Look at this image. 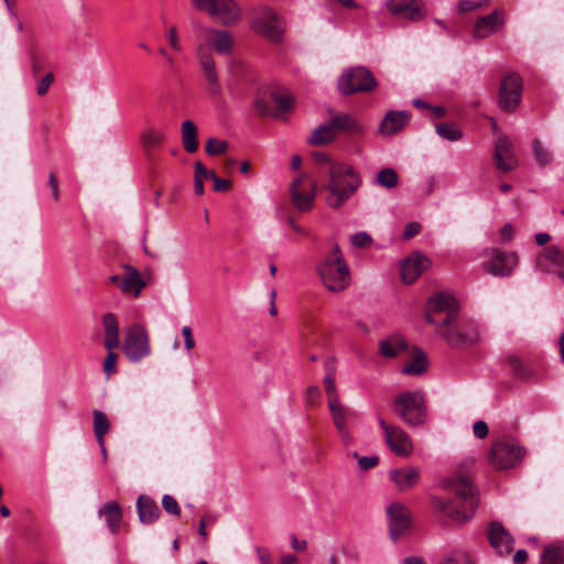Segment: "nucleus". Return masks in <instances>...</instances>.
<instances>
[{
	"label": "nucleus",
	"mask_w": 564,
	"mask_h": 564,
	"mask_svg": "<svg viewBox=\"0 0 564 564\" xmlns=\"http://www.w3.org/2000/svg\"><path fill=\"white\" fill-rule=\"evenodd\" d=\"M182 335L184 337V346H185V349L187 351H191L192 349L195 348V339H194V336H193V332H192V328L189 326H183L182 327Z\"/></svg>",
	"instance_id": "51"
},
{
	"label": "nucleus",
	"mask_w": 564,
	"mask_h": 564,
	"mask_svg": "<svg viewBox=\"0 0 564 564\" xmlns=\"http://www.w3.org/2000/svg\"><path fill=\"white\" fill-rule=\"evenodd\" d=\"M48 185L52 191V196L55 202L59 199V188H58V180L54 173L48 175Z\"/></svg>",
	"instance_id": "56"
},
{
	"label": "nucleus",
	"mask_w": 564,
	"mask_h": 564,
	"mask_svg": "<svg viewBox=\"0 0 564 564\" xmlns=\"http://www.w3.org/2000/svg\"><path fill=\"white\" fill-rule=\"evenodd\" d=\"M406 349V341L399 334L388 337L387 339L382 340L379 345L380 354L387 358L397 357L400 352L405 351Z\"/></svg>",
	"instance_id": "33"
},
{
	"label": "nucleus",
	"mask_w": 564,
	"mask_h": 564,
	"mask_svg": "<svg viewBox=\"0 0 564 564\" xmlns=\"http://www.w3.org/2000/svg\"><path fill=\"white\" fill-rule=\"evenodd\" d=\"M528 560V552L523 549L518 550L516 554L513 555V563L514 564H524Z\"/></svg>",
	"instance_id": "63"
},
{
	"label": "nucleus",
	"mask_w": 564,
	"mask_h": 564,
	"mask_svg": "<svg viewBox=\"0 0 564 564\" xmlns=\"http://www.w3.org/2000/svg\"><path fill=\"white\" fill-rule=\"evenodd\" d=\"M123 270L122 283H120L121 292L139 296L141 291L145 288V282L142 280L138 269L134 267L126 264Z\"/></svg>",
	"instance_id": "29"
},
{
	"label": "nucleus",
	"mask_w": 564,
	"mask_h": 564,
	"mask_svg": "<svg viewBox=\"0 0 564 564\" xmlns=\"http://www.w3.org/2000/svg\"><path fill=\"white\" fill-rule=\"evenodd\" d=\"M393 412L406 424L417 426L426 420L425 399L421 391H406L394 397Z\"/></svg>",
	"instance_id": "5"
},
{
	"label": "nucleus",
	"mask_w": 564,
	"mask_h": 564,
	"mask_svg": "<svg viewBox=\"0 0 564 564\" xmlns=\"http://www.w3.org/2000/svg\"><path fill=\"white\" fill-rule=\"evenodd\" d=\"M105 328V347L107 350H115L119 347V323L115 314L107 313L102 316Z\"/></svg>",
	"instance_id": "32"
},
{
	"label": "nucleus",
	"mask_w": 564,
	"mask_h": 564,
	"mask_svg": "<svg viewBox=\"0 0 564 564\" xmlns=\"http://www.w3.org/2000/svg\"><path fill=\"white\" fill-rule=\"evenodd\" d=\"M94 416V433L97 438V442L102 451L104 456L106 457V448H105V435L108 433L110 429V421L107 415L99 411H93Z\"/></svg>",
	"instance_id": "35"
},
{
	"label": "nucleus",
	"mask_w": 564,
	"mask_h": 564,
	"mask_svg": "<svg viewBox=\"0 0 564 564\" xmlns=\"http://www.w3.org/2000/svg\"><path fill=\"white\" fill-rule=\"evenodd\" d=\"M44 63L45 61L42 56L36 54L32 55L31 69L35 78H37L40 72L44 68Z\"/></svg>",
	"instance_id": "52"
},
{
	"label": "nucleus",
	"mask_w": 564,
	"mask_h": 564,
	"mask_svg": "<svg viewBox=\"0 0 564 564\" xmlns=\"http://www.w3.org/2000/svg\"><path fill=\"white\" fill-rule=\"evenodd\" d=\"M505 23V13L500 9L494 10L490 14L480 17L475 22L474 37L485 39L498 31Z\"/></svg>",
	"instance_id": "24"
},
{
	"label": "nucleus",
	"mask_w": 564,
	"mask_h": 564,
	"mask_svg": "<svg viewBox=\"0 0 564 564\" xmlns=\"http://www.w3.org/2000/svg\"><path fill=\"white\" fill-rule=\"evenodd\" d=\"M390 479L400 491H408L417 485L420 470L412 466L393 469L390 471Z\"/></svg>",
	"instance_id": "27"
},
{
	"label": "nucleus",
	"mask_w": 564,
	"mask_h": 564,
	"mask_svg": "<svg viewBox=\"0 0 564 564\" xmlns=\"http://www.w3.org/2000/svg\"><path fill=\"white\" fill-rule=\"evenodd\" d=\"M324 383H325V391L327 394V404L329 405V404L339 402L340 399H339V395H338V392L336 389L333 369L327 368V373L324 378Z\"/></svg>",
	"instance_id": "39"
},
{
	"label": "nucleus",
	"mask_w": 564,
	"mask_h": 564,
	"mask_svg": "<svg viewBox=\"0 0 564 564\" xmlns=\"http://www.w3.org/2000/svg\"><path fill=\"white\" fill-rule=\"evenodd\" d=\"M122 350L126 357L133 362L150 355L149 334L143 325L133 324L126 328Z\"/></svg>",
	"instance_id": "12"
},
{
	"label": "nucleus",
	"mask_w": 564,
	"mask_h": 564,
	"mask_svg": "<svg viewBox=\"0 0 564 564\" xmlns=\"http://www.w3.org/2000/svg\"><path fill=\"white\" fill-rule=\"evenodd\" d=\"M362 131V126L354 116L340 113L332 117L328 122L318 126L308 141H332L340 135L361 137Z\"/></svg>",
	"instance_id": "6"
},
{
	"label": "nucleus",
	"mask_w": 564,
	"mask_h": 564,
	"mask_svg": "<svg viewBox=\"0 0 564 564\" xmlns=\"http://www.w3.org/2000/svg\"><path fill=\"white\" fill-rule=\"evenodd\" d=\"M227 151V143H206V152L209 155H219Z\"/></svg>",
	"instance_id": "54"
},
{
	"label": "nucleus",
	"mask_w": 564,
	"mask_h": 564,
	"mask_svg": "<svg viewBox=\"0 0 564 564\" xmlns=\"http://www.w3.org/2000/svg\"><path fill=\"white\" fill-rule=\"evenodd\" d=\"M294 98L288 93H280L276 89H264L259 93L254 107L259 115L275 119H284L293 109Z\"/></svg>",
	"instance_id": "9"
},
{
	"label": "nucleus",
	"mask_w": 564,
	"mask_h": 564,
	"mask_svg": "<svg viewBox=\"0 0 564 564\" xmlns=\"http://www.w3.org/2000/svg\"><path fill=\"white\" fill-rule=\"evenodd\" d=\"M411 113L408 111L390 110L383 117L379 131L383 137H391L402 131L409 123Z\"/></svg>",
	"instance_id": "26"
},
{
	"label": "nucleus",
	"mask_w": 564,
	"mask_h": 564,
	"mask_svg": "<svg viewBox=\"0 0 564 564\" xmlns=\"http://www.w3.org/2000/svg\"><path fill=\"white\" fill-rule=\"evenodd\" d=\"M440 564H470V558L465 552L454 551L444 557Z\"/></svg>",
	"instance_id": "41"
},
{
	"label": "nucleus",
	"mask_w": 564,
	"mask_h": 564,
	"mask_svg": "<svg viewBox=\"0 0 564 564\" xmlns=\"http://www.w3.org/2000/svg\"><path fill=\"white\" fill-rule=\"evenodd\" d=\"M541 564H564V543H552L544 546Z\"/></svg>",
	"instance_id": "36"
},
{
	"label": "nucleus",
	"mask_w": 564,
	"mask_h": 564,
	"mask_svg": "<svg viewBox=\"0 0 564 564\" xmlns=\"http://www.w3.org/2000/svg\"><path fill=\"white\" fill-rule=\"evenodd\" d=\"M451 489L454 491L457 498L463 502L460 509L453 508V503L448 500H442L438 498L433 499V506L452 517L456 521H467L473 516L478 506V499L476 497V488L471 478L468 475H456L449 482Z\"/></svg>",
	"instance_id": "3"
},
{
	"label": "nucleus",
	"mask_w": 564,
	"mask_h": 564,
	"mask_svg": "<svg viewBox=\"0 0 564 564\" xmlns=\"http://www.w3.org/2000/svg\"><path fill=\"white\" fill-rule=\"evenodd\" d=\"M182 141H196L197 128L192 120L182 123Z\"/></svg>",
	"instance_id": "44"
},
{
	"label": "nucleus",
	"mask_w": 564,
	"mask_h": 564,
	"mask_svg": "<svg viewBox=\"0 0 564 564\" xmlns=\"http://www.w3.org/2000/svg\"><path fill=\"white\" fill-rule=\"evenodd\" d=\"M191 3L225 26H234L242 20V9L237 0H191Z\"/></svg>",
	"instance_id": "7"
},
{
	"label": "nucleus",
	"mask_w": 564,
	"mask_h": 564,
	"mask_svg": "<svg viewBox=\"0 0 564 564\" xmlns=\"http://www.w3.org/2000/svg\"><path fill=\"white\" fill-rule=\"evenodd\" d=\"M166 39L169 41L170 46L175 52H181L182 51V45H181V41H180L178 35H177V30H176V28L174 25L169 28V30L166 31Z\"/></svg>",
	"instance_id": "47"
},
{
	"label": "nucleus",
	"mask_w": 564,
	"mask_h": 564,
	"mask_svg": "<svg viewBox=\"0 0 564 564\" xmlns=\"http://www.w3.org/2000/svg\"><path fill=\"white\" fill-rule=\"evenodd\" d=\"M388 8L393 15L412 21L422 20L426 14L421 0H389Z\"/></svg>",
	"instance_id": "23"
},
{
	"label": "nucleus",
	"mask_w": 564,
	"mask_h": 564,
	"mask_svg": "<svg viewBox=\"0 0 564 564\" xmlns=\"http://www.w3.org/2000/svg\"><path fill=\"white\" fill-rule=\"evenodd\" d=\"M195 175H198L204 182L208 178L213 181L217 176L214 171L207 170L200 161L195 163Z\"/></svg>",
	"instance_id": "50"
},
{
	"label": "nucleus",
	"mask_w": 564,
	"mask_h": 564,
	"mask_svg": "<svg viewBox=\"0 0 564 564\" xmlns=\"http://www.w3.org/2000/svg\"><path fill=\"white\" fill-rule=\"evenodd\" d=\"M379 458L376 455L358 457V467L360 470H368L378 465Z\"/></svg>",
	"instance_id": "49"
},
{
	"label": "nucleus",
	"mask_w": 564,
	"mask_h": 564,
	"mask_svg": "<svg viewBox=\"0 0 564 564\" xmlns=\"http://www.w3.org/2000/svg\"><path fill=\"white\" fill-rule=\"evenodd\" d=\"M485 256L488 260L482 263L484 270L497 276L509 275L518 263V257L514 252L502 251L497 248L487 249Z\"/></svg>",
	"instance_id": "17"
},
{
	"label": "nucleus",
	"mask_w": 564,
	"mask_h": 564,
	"mask_svg": "<svg viewBox=\"0 0 564 564\" xmlns=\"http://www.w3.org/2000/svg\"><path fill=\"white\" fill-rule=\"evenodd\" d=\"M162 507L165 512L178 517L181 514V508L176 499L171 495H164L162 498Z\"/></svg>",
	"instance_id": "42"
},
{
	"label": "nucleus",
	"mask_w": 564,
	"mask_h": 564,
	"mask_svg": "<svg viewBox=\"0 0 564 564\" xmlns=\"http://www.w3.org/2000/svg\"><path fill=\"white\" fill-rule=\"evenodd\" d=\"M443 328L441 335L452 347L470 346L479 340V332L470 322H452Z\"/></svg>",
	"instance_id": "16"
},
{
	"label": "nucleus",
	"mask_w": 564,
	"mask_h": 564,
	"mask_svg": "<svg viewBox=\"0 0 564 564\" xmlns=\"http://www.w3.org/2000/svg\"><path fill=\"white\" fill-rule=\"evenodd\" d=\"M291 542H292V547L295 550V551H304L307 546V542L305 540H297V538L295 536V534H292L291 535Z\"/></svg>",
	"instance_id": "62"
},
{
	"label": "nucleus",
	"mask_w": 564,
	"mask_h": 564,
	"mask_svg": "<svg viewBox=\"0 0 564 564\" xmlns=\"http://www.w3.org/2000/svg\"><path fill=\"white\" fill-rule=\"evenodd\" d=\"M351 242L358 248H366L371 245L372 239L367 232H358L351 237Z\"/></svg>",
	"instance_id": "48"
},
{
	"label": "nucleus",
	"mask_w": 564,
	"mask_h": 564,
	"mask_svg": "<svg viewBox=\"0 0 564 564\" xmlns=\"http://www.w3.org/2000/svg\"><path fill=\"white\" fill-rule=\"evenodd\" d=\"M312 158L319 164V173L327 176V181L322 185L327 192V205L334 209L340 208L360 186L359 174L351 165L334 162L324 152L314 151Z\"/></svg>",
	"instance_id": "2"
},
{
	"label": "nucleus",
	"mask_w": 564,
	"mask_h": 564,
	"mask_svg": "<svg viewBox=\"0 0 564 564\" xmlns=\"http://www.w3.org/2000/svg\"><path fill=\"white\" fill-rule=\"evenodd\" d=\"M457 315L458 306L453 296L437 293L430 297L426 307V319L429 323L441 329L454 322Z\"/></svg>",
	"instance_id": "11"
},
{
	"label": "nucleus",
	"mask_w": 564,
	"mask_h": 564,
	"mask_svg": "<svg viewBox=\"0 0 564 564\" xmlns=\"http://www.w3.org/2000/svg\"><path fill=\"white\" fill-rule=\"evenodd\" d=\"M380 427L389 448L399 456H408L412 452V441L399 426L388 424L381 416L378 417Z\"/></svg>",
	"instance_id": "18"
},
{
	"label": "nucleus",
	"mask_w": 564,
	"mask_h": 564,
	"mask_svg": "<svg viewBox=\"0 0 564 564\" xmlns=\"http://www.w3.org/2000/svg\"><path fill=\"white\" fill-rule=\"evenodd\" d=\"M257 554L261 564H272L271 555L264 547H258Z\"/></svg>",
	"instance_id": "60"
},
{
	"label": "nucleus",
	"mask_w": 564,
	"mask_h": 564,
	"mask_svg": "<svg viewBox=\"0 0 564 564\" xmlns=\"http://www.w3.org/2000/svg\"><path fill=\"white\" fill-rule=\"evenodd\" d=\"M525 455V449L513 438H500L492 443L489 462L495 469L516 467Z\"/></svg>",
	"instance_id": "10"
},
{
	"label": "nucleus",
	"mask_w": 564,
	"mask_h": 564,
	"mask_svg": "<svg viewBox=\"0 0 564 564\" xmlns=\"http://www.w3.org/2000/svg\"><path fill=\"white\" fill-rule=\"evenodd\" d=\"M99 517L104 518L109 531L117 534L120 530L123 513L120 505L117 501H108L104 503L98 510Z\"/></svg>",
	"instance_id": "30"
},
{
	"label": "nucleus",
	"mask_w": 564,
	"mask_h": 564,
	"mask_svg": "<svg viewBox=\"0 0 564 564\" xmlns=\"http://www.w3.org/2000/svg\"><path fill=\"white\" fill-rule=\"evenodd\" d=\"M421 231V225L416 221L409 223L403 231V238L410 239Z\"/></svg>",
	"instance_id": "55"
},
{
	"label": "nucleus",
	"mask_w": 564,
	"mask_h": 564,
	"mask_svg": "<svg viewBox=\"0 0 564 564\" xmlns=\"http://www.w3.org/2000/svg\"><path fill=\"white\" fill-rule=\"evenodd\" d=\"M513 238V227L510 224H506L500 229V239L505 242L510 241Z\"/></svg>",
	"instance_id": "59"
},
{
	"label": "nucleus",
	"mask_w": 564,
	"mask_h": 564,
	"mask_svg": "<svg viewBox=\"0 0 564 564\" xmlns=\"http://www.w3.org/2000/svg\"><path fill=\"white\" fill-rule=\"evenodd\" d=\"M195 34L197 40L196 58L206 83V91L213 97H219L221 85L212 51L219 55H232L235 36L229 30L202 24L195 25Z\"/></svg>",
	"instance_id": "1"
},
{
	"label": "nucleus",
	"mask_w": 564,
	"mask_h": 564,
	"mask_svg": "<svg viewBox=\"0 0 564 564\" xmlns=\"http://www.w3.org/2000/svg\"><path fill=\"white\" fill-rule=\"evenodd\" d=\"M533 156L535 162L541 166L549 164L551 161V154L549 150L543 147L542 143L533 144Z\"/></svg>",
	"instance_id": "40"
},
{
	"label": "nucleus",
	"mask_w": 564,
	"mask_h": 564,
	"mask_svg": "<svg viewBox=\"0 0 564 564\" xmlns=\"http://www.w3.org/2000/svg\"><path fill=\"white\" fill-rule=\"evenodd\" d=\"M473 432L477 438H485L488 435L489 429L485 421H477L473 426Z\"/></svg>",
	"instance_id": "53"
},
{
	"label": "nucleus",
	"mask_w": 564,
	"mask_h": 564,
	"mask_svg": "<svg viewBox=\"0 0 564 564\" xmlns=\"http://www.w3.org/2000/svg\"><path fill=\"white\" fill-rule=\"evenodd\" d=\"M292 203L300 212H307L313 207L316 196V183L307 173H301L291 183Z\"/></svg>",
	"instance_id": "15"
},
{
	"label": "nucleus",
	"mask_w": 564,
	"mask_h": 564,
	"mask_svg": "<svg viewBox=\"0 0 564 564\" xmlns=\"http://www.w3.org/2000/svg\"><path fill=\"white\" fill-rule=\"evenodd\" d=\"M377 182L380 186L386 188H394L398 185L399 176L395 170L386 167L381 170L377 175Z\"/></svg>",
	"instance_id": "38"
},
{
	"label": "nucleus",
	"mask_w": 564,
	"mask_h": 564,
	"mask_svg": "<svg viewBox=\"0 0 564 564\" xmlns=\"http://www.w3.org/2000/svg\"><path fill=\"white\" fill-rule=\"evenodd\" d=\"M138 517L141 523L150 524L155 522L161 511L158 503L149 496L140 495L137 499Z\"/></svg>",
	"instance_id": "31"
},
{
	"label": "nucleus",
	"mask_w": 564,
	"mask_h": 564,
	"mask_svg": "<svg viewBox=\"0 0 564 564\" xmlns=\"http://www.w3.org/2000/svg\"><path fill=\"white\" fill-rule=\"evenodd\" d=\"M323 285L333 293L346 290L350 283V270L338 243H334L332 253L317 265Z\"/></svg>",
	"instance_id": "4"
},
{
	"label": "nucleus",
	"mask_w": 564,
	"mask_h": 564,
	"mask_svg": "<svg viewBox=\"0 0 564 564\" xmlns=\"http://www.w3.org/2000/svg\"><path fill=\"white\" fill-rule=\"evenodd\" d=\"M523 80L516 74L506 75L500 83L498 106L503 112L512 113L520 106L522 99Z\"/></svg>",
	"instance_id": "13"
},
{
	"label": "nucleus",
	"mask_w": 564,
	"mask_h": 564,
	"mask_svg": "<svg viewBox=\"0 0 564 564\" xmlns=\"http://www.w3.org/2000/svg\"><path fill=\"white\" fill-rule=\"evenodd\" d=\"M436 131L443 139L456 141L462 138L459 127L455 122H442L436 124Z\"/></svg>",
	"instance_id": "37"
},
{
	"label": "nucleus",
	"mask_w": 564,
	"mask_h": 564,
	"mask_svg": "<svg viewBox=\"0 0 564 564\" xmlns=\"http://www.w3.org/2000/svg\"><path fill=\"white\" fill-rule=\"evenodd\" d=\"M389 529L392 540H398L411 525L410 510L400 502L391 503L388 509Z\"/></svg>",
	"instance_id": "20"
},
{
	"label": "nucleus",
	"mask_w": 564,
	"mask_h": 564,
	"mask_svg": "<svg viewBox=\"0 0 564 564\" xmlns=\"http://www.w3.org/2000/svg\"><path fill=\"white\" fill-rule=\"evenodd\" d=\"M427 370V357L417 347L413 348L412 359L402 367V372L410 376H420Z\"/></svg>",
	"instance_id": "34"
},
{
	"label": "nucleus",
	"mask_w": 564,
	"mask_h": 564,
	"mask_svg": "<svg viewBox=\"0 0 564 564\" xmlns=\"http://www.w3.org/2000/svg\"><path fill=\"white\" fill-rule=\"evenodd\" d=\"M487 535L491 546L500 555H508L513 550L514 539L500 522H491Z\"/></svg>",
	"instance_id": "22"
},
{
	"label": "nucleus",
	"mask_w": 564,
	"mask_h": 564,
	"mask_svg": "<svg viewBox=\"0 0 564 564\" xmlns=\"http://www.w3.org/2000/svg\"><path fill=\"white\" fill-rule=\"evenodd\" d=\"M436 186V177L431 175L426 178L425 183L422 185V193L424 196H430Z\"/></svg>",
	"instance_id": "57"
},
{
	"label": "nucleus",
	"mask_w": 564,
	"mask_h": 564,
	"mask_svg": "<svg viewBox=\"0 0 564 564\" xmlns=\"http://www.w3.org/2000/svg\"><path fill=\"white\" fill-rule=\"evenodd\" d=\"M431 265L427 257L414 253L408 257L401 265V278L404 283H413Z\"/></svg>",
	"instance_id": "25"
},
{
	"label": "nucleus",
	"mask_w": 564,
	"mask_h": 564,
	"mask_svg": "<svg viewBox=\"0 0 564 564\" xmlns=\"http://www.w3.org/2000/svg\"><path fill=\"white\" fill-rule=\"evenodd\" d=\"M494 160L496 167L502 173L514 170L518 160L512 143H496Z\"/></svg>",
	"instance_id": "28"
},
{
	"label": "nucleus",
	"mask_w": 564,
	"mask_h": 564,
	"mask_svg": "<svg viewBox=\"0 0 564 564\" xmlns=\"http://www.w3.org/2000/svg\"><path fill=\"white\" fill-rule=\"evenodd\" d=\"M214 191L215 192H226L229 189L230 182L228 180L220 178L216 176L214 180Z\"/></svg>",
	"instance_id": "58"
},
{
	"label": "nucleus",
	"mask_w": 564,
	"mask_h": 564,
	"mask_svg": "<svg viewBox=\"0 0 564 564\" xmlns=\"http://www.w3.org/2000/svg\"><path fill=\"white\" fill-rule=\"evenodd\" d=\"M53 82L54 74L52 72H48L42 78L36 79V94L41 97L46 95Z\"/></svg>",
	"instance_id": "43"
},
{
	"label": "nucleus",
	"mask_w": 564,
	"mask_h": 564,
	"mask_svg": "<svg viewBox=\"0 0 564 564\" xmlns=\"http://www.w3.org/2000/svg\"><path fill=\"white\" fill-rule=\"evenodd\" d=\"M376 86L377 82L371 72L361 66L350 69L348 73L341 75L338 80V88L344 95L370 91Z\"/></svg>",
	"instance_id": "14"
},
{
	"label": "nucleus",
	"mask_w": 564,
	"mask_h": 564,
	"mask_svg": "<svg viewBox=\"0 0 564 564\" xmlns=\"http://www.w3.org/2000/svg\"><path fill=\"white\" fill-rule=\"evenodd\" d=\"M142 141H162L167 138V135L160 129L154 127L145 128L141 133Z\"/></svg>",
	"instance_id": "45"
},
{
	"label": "nucleus",
	"mask_w": 564,
	"mask_h": 564,
	"mask_svg": "<svg viewBox=\"0 0 564 564\" xmlns=\"http://www.w3.org/2000/svg\"><path fill=\"white\" fill-rule=\"evenodd\" d=\"M194 192L197 195H203L205 193L204 181L200 180L198 175H194Z\"/></svg>",
	"instance_id": "64"
},
{
	"label": "nucleus",
	"mask_w": 564,
	"mask_h": 564,
	"mask_svg": "<svg viewBox=\"0 0 564 564\" xmlns=\"http://www.w3.org/2000/svg\"><path fill=\"white\" fill-rule=\"evenodd\" d=\"M306 395L311 403H315L321 397V391L317 387L312 386L307 388Z\"/></svg>",
	"instance_id": "61"
},
{
	"label": "nucleus",
	"mask_w": 564,
	"mask_h": 564,
	"mask_svg": "<svg viewBox=\"0 0 564 564\" xmlns=\"http://www.w3.org/2000/svg\"><path fill=\"white\" fill-rule=\"evenodd\" d=\"M536 265L543 272L556 274L564 280V251L555 246L544 250L536 259Z\"/></svg>",
	"instance_id": "21"
},
{
	"label": "nucleus",
	"mask_w": 564,
	"mask_h": 564,
	"mask_svg": "<svg viewBox=\"0 0 564 564\" xmlns=\"http://www.w3.org/2000/svg\"><path fill=\"white\" fill-rule=\"evenodd\" d=\"M250 29L267 40L278 43L283 37L284 23L272 8L261 6L251 14Z\"/></svg>",
	"instance_id": "8"
},
{
	"label": "nucleus",
	"mask_w": 564,
	"mask_h": 564,
	"mask_svg": "<svg viewBox=\"0 0 564 564\" xmlns=\"http://www.w3.org/2000/svg\"><path fill=\"white\" fill-rule=\"evenodd\" d=\"M328 410L341 441L345 444L350 443L351 435L349 427L350 423L357 419V413L354 410L346 408L340 401L329 404Z\"/></svg>",
	"instance_id": "19"
},
{
	"label": "nucleus",
	"mask_w": 564,
	"mask_h": 564,
	"mask_svg": "<svg viewBox=\"0 0 564 564\" xmlns=\"http://www.w3.org/2000/svg\"><path fill=\"white\" fill-rule=\"evenodd\" d=\"M117 358L118 355L113 350H108L102 365L104 371L108 377L117 372Z\"/></svg>",
	"instance_id": "46"
}]
</instances>
